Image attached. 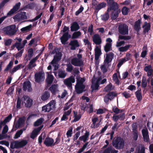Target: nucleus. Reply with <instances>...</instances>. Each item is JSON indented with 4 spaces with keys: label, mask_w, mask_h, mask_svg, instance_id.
<instances>
[{
    "label": "nucleus",
    "mask_w": 153,
    "mask_h": 153,
    "mask_svg": "<svg viewBox=\"0 0 153 153\" xmlns=\"http://www.w3.org/2000/svg\"><path fill=\"white\" fill-rule=\"evenodd\" d=\"M112 145L117 149H122L125 146V141L121 137H117L115 140H113Z\"/></svg>",
    "instance_id": "obj_1"
},
{
    "label": "nucleus",
    "mask_w": 153,
    "mask_h": 153,
    "mask_svg": "<svg viewBox=\"0 0 153 153\" xmlns=\"http://www.w3.org/2000/svg\"><path fill=\"white\" fill-rule=\"evenodd\" d=\"M27 143L26 140H22L20 141L16 140L10 143V148L12 149L22 148L26 146Z\"/></svg>",
    "instance_id": "obj_2"
},
{
    "label": "nucleus",
    "mask_w": 153,
    "mask_h": 153,
    "mask_svg": "<svg viewBox=\"0 0 153 153\" xmlns=\"http://www.w3.org/2000/svg\"><path fill=\"white\" fill-rule=\"evenodd\" d=\"M4 30L6 34L10 36L14 35L17 31L15 25H12L6 27L4 28Z\"/></svg>",
    "instance_id": "obj_3"
},
{
    "label": "nucleus",
    "mask_w": 153,
    "mask_h": 153,
    "mask_svg": "<svg viewBox=\"0 0 153 153\" xmlns=\"http://www.w3.org/2000/svg\"><path fill=\"white\" fill-rule=\"evenodd\" d=\"M25 122V120L24 118L23 117L19 118L16 123L14 122L11 131H15L18 128H20L24 125Z\"/></svg>",
    "instance_id": "obj_4"
},
{
    "label": "nucleus",
    "mask_w": 153,
    "mask_h": 153,
    "mask_svg": "<svg viewBox=\"0 0 153 153\" xmlns=\"http://www.w3.org/2000/svg\"><path fill=\"white\" fill-rule=\"evenodd\" d=\"M118 29L119 33L122 35H128V27L125 24H120Z\"/></svg>",
    "instance_id": "obj_5"
},
{
    "label": "nucleus",
    "mask_w": 153,
    "mask_h": 153,
    "mask_svg": "<svg viewBox=\"0 0 153 153\" xmlns=\"http://www.w3.org/2000/svg\"><path fill=\"white\" fill-rule=\"evenodd\" d=\"M45 78V73L42 71L36 73L35 74V81L36 82L40 83L44 81Z\"/></svg>",
    "instance_id": "obj_6"
},
{
    "label": "nucleus",
    "mask_w": 153,
    "mask_h": 153,
    "mask_svg": "<svg viewBox=\"0 0 153 153\" xmlns=\"http://www.w3.org/2000/svg\"><path fill=\"white\" fill-rule=\"evenodd\" d=\"M106 43L104 46V49L105 51L107 53L111 51L112 50V40L111 38H108L106 39Z\"/></svg>",
    "instance_id": "obj_7"
},
{
    "label": "nucleus",
    "mask_w": 153,
    "mask_h": 153,
    "mask_svg": "<svg viewBox=\"0 0 153 153\" xmlns=\"http://www.w3.org/2000/svg\"><path fill=\"white\" fill-rule=\"evenodd\" d=\"M95 79L96 78L94 76L92 79L91 82L92 84L91 87L92 90H98V89L100 84L99 82L102 79V77L101 76L99 77L95 82Z\"/></svg>",
    "instance_id": "obj_8"
},
{
    "label": "nucleus",
    "mask_w": 153,
    "mask_h": 153,
    "mask_svg": "<svg viewBox=\"0 0 153 153\" xmlns=\"http://www.w3.org/2000/svg\"><path fill=\"white\" fill-rule=\"evenodd\" d=\"M85 88V86L83 84V81H81L80 82H77L75 86V89L77 93L80 94L83 92L85 91L84 90Z\"/></svg>",
    "instance_id": "obj_9"
},
{
    "label": "nucleus",
    "mask_w": 153,
    "mask_h": 153,
    "mask_svg": "<svg viewBox=\"0 0 153 153\" xmlns=\"http://www.w3.org/2000/svg\"><path fill=\"white\" fill-rule=\"evenodd\" d=\"M13 18L15 20L19 21L27 19V17L26 16V13L25 12H21L14 16Z\"/></svg>",
    "instance_id": "obj_10"
},
{
    "label": "nucleus",
    "mask_w": 153,
    "mask_h": 153,
    "mask_svg": "<svg viewBox=\"0 0 153 153\" xmlns=\"http://www.w3.org/2000/svg\"><path fill=\"white\" fill-rule=\"evenodd\" d=\"M75 75L71 76L69 78L65 79L64 81V84L68 87H71L72 85V83L75 82Z\"/></svg>",
    "instance_id": "obj_11"
},
{
    "label": "nucleus",
    "mask_w": 153,
    "mask_h": 153,
    "mask_svg": "<svg viewBox=\"0 0 153 153\" xmlns=\"http://www.w3.org/2000/svg\"><path fill=\"white\" fill-rule=\"evenodd\" d=\"M71 63L75 66L80 67L84 65L82 60H79L76 57H74L72 59L71 61Z\"/></svg>",
    "instance_id": "obj_12"
},
{
    "label": "nucleus",
    "mask_w": 153,
    "mask_h": 153,
    "mask_svg": "<svg viewBox=\"0 0 153 153\" xmlns=\"http://www.w3.org/2000/svg\"><path fill=\"white\" fill-rule=\"evenodd\" d=\"M106 56L104 59V62L105 64H108L111 62L114 58V54L112 52H110L109 53L106 54Z\"/></svg>",
    "instance_id": "obj_13"
},
{
    "label": "nucleus",
    "mask_w": 153,
    "mask_h": 153,
    "mask_svg": "<svg viewBox=\"0 0 153 153\" xmlns=\"http://www.w3.org/2000/svg\"><path fill=\"white\" fill-rule=\"evenodd\" d=\"M69 45L71 46L70 49L72 50H75L76 48L79 47L80 46L78 40L76 39L71 40Z\"/></svg>",
    "instance_id": "obj_14"
},
{
    "label": "nucleus",
    "mask_w": 153,
    "mask_h": 153,
    "mask_svg": "<svg viewBox=\"0 0 153 153\" xmlns=\"http://www.w3.org/2000/svg\"><path fill=\"white\" fill-rule=\"evenodd\" d=\"M93 42L96 45H100L102 43V41L99 35L95 34L92 37Z\"/></svg>",
    "instance_id": "obj_15"
},
{
    "label": "nucleus",
    "mask_w": 153,
    "mask_h": 153,
    "mask_svg": "<svg viewBox=\"0 0 153 153\" xmlns=\"http://www.w3.org/2000/svg\"><path fill=\"white\" fill-rule=\"evenodd\" d=\"M54 141L53 138L47 137L46 138L44 143L47 146L52 147L54 146Z\"/></svg>",
    "instance_id": "obj_16"
},
{
    "label": "nucleus",
    "mask_w": 153,
    "mask_h": 153,
    "mask_svg": "<svg viewBox=\"0 0 153 153\" xmlns=\"http://www.w3.org/2000/svg\"><path fill=\"white\" fill-rule=\"evenodd\" d=\"M142 134L144 140L145 142H148L149 140V132L147 128L143 129L142 131Z\"/></svg>",
    "instance_id": "obj_17"
},
{
    "label": "nucleus",
    "mask_w": 153,
    "mask_h": 153,
    "mask_svg": "<svg viewBox=\"0 0 153 153\" xmlns=\"http://www.w3.org/2000/svg\"><path fill=\"white\" fill-rule=\"evenodd\" d=\"M12 114H10L8 116L6 117L3 121H0V130L2 128V126L5 125L7 123L9 122L11 119Z\"/></svg>",
    "instance_id": "obj_18"
},
{
    "label": "nucleus",
    "mask_w": 153,
    "mask_h": 153,
    "mask_svg": "<svg viewBox=\"0 0 153 153\" xmlns=\"http://www.w3.org/2000/svg\"><path fill=\"white\" fill-rule=\"evenodd\" d=\"M62 56L61 53H57L56 55L54 56L53 60L51 62V64H56L57 62L60 60L61 59Z\"/></svg>",
    "instance_id": "obj_19"
},
{
    "label": "nucleus",
    "mask_w": 153,
    "mask_h": 153,
    "mask_svg": "<svg viewBox=\"0 0 153 153\" xmlns=\"http://www.w3.org/2000/svg\"><path fill=\"white\" fill-rule=\"evenodd\" d=\"M141 23V21L140 19H139L136 21L134 23V29L137 32V35L139 34V31L141 29L140 27Z\"/></svg>",
    "instance_id": "obj_20"
},
{
    "label": "nucleus",
    "mask_w": 153,
    "mask_h": 153,
    "mask_svg": "<svg viewBox=\"0 0 153 153\" xmlns=\"http://www.w3.org/2000/svg\"><path fill=\"white\" fill-rule=\"evenodd\" d=\"M20 5L21 3L20 2L16 3L13 8L7 13V15H11L17 11L19 9Z\"/></svg>",
    "instance_id": "obj_21"
},
{
    "label": "nucleus",
    "mask_w": 153,
    "mask_h": 153,
    "mask_svg": "<svg viewBox=\"0 0 153 153\" xmlns=\"http://www.w3.org/2000/svg\"><path fill=\"white\" fill-rule=\"evenodd\" d=\"M23 88L24 91H26L27 89L28 92H31L32 91L31 83L29 81L25 82L23 83Z\"/></svg>",
    "instance_id": "obj_22"
},
{
    "label": "nucleus",
    "mask_w": 153,
    "mask_h": 153,
    "mask_svg": "<svg viewBox=\"0 0 153 153\" xmlns=\"http://www.w3.org/2000/svg\"><path fill=\"white\" fill-rule=\"evenodd\" d=\"M108 7L107 9V11L109 12L110 11H115L119 10L118 5L116 2H115L108 6Z\"/></svg>",
    "instance_id": "obj_23"
},
{
    "label": "nucleus",
    "mask_w": 153,
    "mask_h": 153,
    "mask_svg": "<svg viewBox=\"0 0 153 153\" xmlns=\"http://www.w3.org/2000/svg\"><path fill=\"white\" fill-rule=\"evenodd\" d=\"M42 128V126H41L34 129L32 131L30 135V138L32 139H34L38 135L39 132L41 130Z\"/></svg>",
    "instance_id": "obj_24"
},
{
    "label": "nucleus",
    "mask_w": 153,
    "mask_h": 153,
    "mask_svg": "<svg viewBox=\"0 0 153 153\" xmlns=\"http://www.w3.org/2000/svg\"><path fill=\"white\" fill-rule=\"evenodd\" d=\"M80 28L78 23L76 22H73L71 25L70 27L71 31V32L77 31Z\"/></svg>",
    "instance_id": "obj_25"
},
{
    "label": "nucleus",
    "mask_w": 153,
    "mask_h": 153,
    "mask_svg": "<svg viewBox=\"0 0 153 153\" xmlns=\"http://www.w3.org/2000/svg\"><path fill=\"white\" fill-rule=\"evenodd\" d=\"M151 25L150 23H147L146 22H145L144 24L142 26V27L144 28L143 32L144 33H148L149 30L151 29Z\"/></svg>",
    "instance_id": "obj_26"
},
{
    "label": "nucleus",
    "mask_w": 153,
    "mask_h": 153,
    "mask_svg": "<svg viewBox=\"0 0 153 153\" xmlns=\"http://www.w3.org/2000/svg\"><path fill=\"white\" fill-rule=\"evenodd\" d=\"M89 135V132L86 130L84 135L79 137V140L80 141H83L85 143L88 140Z\"/></svg>",
    "instance_id": "obj_27"
},
{
    "label": "nucleus",
    "mask_w": 153,
    "mask_h": 153,
    "mask_svg": "<svg viewBox=\"0 0 153 153\" xmlns=\"http://www.w3.org/2000/svg\"><path fill=\"white\" fill-rule=\"evenodd\" d=\"M95 60H98L101 54V51L100 48L97 46L95 49Z\"/></svg>",
    "instance_id": "obj_28"
},
{
    "label": "nucleus",
    "mask_w": 153,
    "mask_h": 153,
    "mask_svg": "<svg viewBox=\"0 0 153 153\" xmlns=\"http://www.w3.org/2000/svg\"><path fill=\"white\" fill-rule=\"evenodd\" d=\"M118 150H115L111 146H110L104 150L103 153H117Z\"/></svg>",
    "instance_id": "obj_29"
},
{
    "label": "nucleus",
    "mask_w": 153,
    "mask_h": 153,
    "mask_svg": "<svg viewBox=\"0 0 153 153\" xmlns=\"http://www.w3.org/2000/svg\"><path fill=\"white\" fill-rule=\"evenodd\" d=\"M120 12V10H118L115 11H112L111 13V19L112 20L116 19L118 16L119 13Z\"/></svg>",
    "instance_id": "obj_30"
},
{
    "label": "nucleus",
    "mask_w": 153,
    "mask_h": 153,
    "mask_svg": "<svg viewBox=\"0 0 153 153\" xmlns=\"http://www.w3.org/2000/svg\"><path fill=\"white\" fill-rule=\"evenodd\" d=\"M58 85L53 84L49 88V89L53 95L55 94L58 91Z\"/></svg>",
    "instance_id": "obj_31"
},
{
    "label": "nucleus",
    "mask_w": 153,
    "mask_h": 153,
    "mask_svg": "<svg viewBox=\"0 0 153 153\" xmlns=\"http://www.w3.org/2000/svg\"><path fill=\"white\" fill-rule=\"evenodd\" d=\"M74 119L71 121L72 122H76L79 121L81 118V114H79L77 115V112L76 111H74Z\"/></svg>",
    "instance_id": "obj_32"
},
{
    "label": "nucleus",
    "mask_w": 153,
    "mask_h": 153,
    "mask_svg": "<svg viewBox=\"0 0 153 153\" xmlns=\"http://www.w3.org/2000/svg\"><path fill=\"white\" fill-rule=\"evenodd\" d=\"M67 33H64L62 36L60 38V40L62 44L65 45L68 41Z\"/></svg>",
    "instance_id": "obj_33"
},
{
    "label": "nucleus",
    "mask_w": 153,
    "mask_h": 153,
    "mask_svg": "<svg viewBox=\"0 0 153 153\" xmlns=\"http://www.w3.org/2000/svg\"><path fill=\"white\" fill-rule=\"evenodd\" d=\"M67 74L65 70H63L61 69L58 70V76L59 78H64L66 76Z\"/></svg>",
    "instance_id": "obj_34"
},
{
    "label": "nucleus",
    "mask_w": 153,
    "mask_h": 153,
    "mask_svg": "<svg viewBox=\"0 0 153 153\" xmlns=\"http://www.w3.org/2000/svg\"><path fill=\"white\" fill-rule=\"evenodd\" d=\"M26 129V128L24 127L19 130H18L15 134L14 138L15 139H16L18 138L22 134L23 131L25 130Z\"/></svg>",
    "instance_id": "obj_35"
},
{
    "label": "nucleus",
    "mask_w": 153,
    "mask_h": 153,
    "mask_svg": "<svg viewBox=\"0 0 153 153\" xmlns=\"http://www.w3.org/2000/svg\"><path fill=\"white\" fill-rule=\"evenodd\" d=\"M54 76L52 74H48L46 79V82L48 85L52 83L54 79Z\"/></svg>",
    "instance_id": "obj_36"
},
{
    "label": "nucleus",
    "mask_w": 153,
    "mask_h": 153,
    "mask_svg": "<svg viewBox=\"0 0 153 153\" xmlns=\"http://www.w3.org/2000/svg\"><path fill=\"white\" fill-rule=\"evenodd\" d=\"M24 66L22 64H19L17 66L14 67V68L12 69V70L10 71V72L12 74H13L15 72L19 70L21 68V67L23 68Z\"/></svg>",
    "instance_id": "obj_37"
},
{
    "label": "nucleus",
    "mask_w": 153,
    "mask_h": 153,
    "mask_svg": "<svg viewBox=\"0 0 153 153\" xmlns=\"http://www.w3.org/2000/svg\"><path fill=\"white\" fill-rule=\"evenodd\" d=\"M136 96L139 101H141L142 100V96L141 89L137 90L135 93Z\"/></svg>",
    "instance_id": "obj_38"
},
{
    "label": "nucleus",
    "mask_w": 153,
    "mask_h": 153,
    "mask_svg": "<svg viewBox=\"0 0 153 153\" xmlns=\"http://www.w3.org/2000/svg\"><path fill=\"white\" fill-rule=\"evenodd\" d=\"M106 5V4L104 2H101L95 7V9L99 10L102 8L105 7Z\"/></svg>",
    "instance_id": "obj_39"
},
{
    "label": "nucleus",
    "mask_w": 153,
    "mask_h": 153,
    "mask_svg": "<svg viewBox=\"0 0 153 153\" xmlns=\"http://www.w3.org/2000/svg\"><path fill=\"white\" fill-rule=\"evenodd\" d=\"M109 11H107V10L103 15L101 16V18L102 20L105 21L108 19L109 17Z\"/></svg>",
    "instance_id": "obj_40"
},
{
    "label": "nucleus",
    "mask_w": 153,
    "mask_h": 153,
    "mask_svg": "<svg viewBox=\"0 0 153 153\" xmlns=\"http://www.w3.org/2000/svg\"><path fill=\"white\" fill-rule=\"evenodd\" d=\"M131 46V45L129 44L125 46L124 47H121L119 48V50L121 52H124L127 51L130 47Z\"/></svg>",
    "instance_id": "obj_41"
},
{
    "label": "nucleus",
    "mask_w": 153,
    "mask_h": 153,
    "mask_svg": "<svg viewBox=\"0 0 153 153\" xmlns=\"http://www.w3.org/2000/svg\"><path fill=\"white\" fill-rule=\"evenodd\" d=\"M35 62L32 59L29 62V64L27 65V69L29 70L33 68H34L36 66V64L34 63Z\"/></svg>",
    "instance_id": "obj_42"
},
{
    "label": "nucleus",
    "mask_w": 153,
    "mask_h": 153,
    "mask_svg": "<svg viewBox=\"0 0 153 153\" xmlns=\"http://www.w3.org/2000/svg\"><path fill=\"white\" fill-rule=\"evenodd\" d=\"M143 50L141 53V57L144 58L147 54V48L146 46H144L143 48Z\"/></svg>",
    "instance_id": "obj_43"
},
{
    "label": "nucleus",
    "mask_w": 153,
    "mask_h": 153,
    "mask_svg": "<svg viewBox=\"0 0 153 153\" xmlns=\"http://www.w3.org/2000/svg\"><path fill=\"white\" fill-rule=\"evenodd\" d=\"M50 94L48 91H45L44 94L42 95L41 99L43 100H45L48 99L50 97Z\"/></svg>",
    "instance_id": "obj_44"
},
{
    "label": "nucleus",
    "mask_w": 153,
    "mask_h": 153,
    "mask_svg": "<svg viewBox=\"0 0 153 153\" xmlns=\"http://www.w3.org/2000/svg\"><path fill=\"white\" fill-rule=\"evenodd\" d=\"M81 35V32L80 31H75L72 35V39H77Z\"/></svg>",
    "instance_id": "obj_45"
},
{
    "label": "nucleus",
    "mask_w": 153,
    "mask_h": 153,
    "mask_svg": "<svg viewBox=\"0 0 153 153\" xmlns=\"http://www.w3.org/2000/svg\"><path fill=\"white\" fill-rule=\"evenodd\" d=\"M33 100L30 98H28L25 103V106L27 108H30L32 104Z\"/></svg>",
    "instance_id": "obj_46"
},
{
    "label": "nucleus",
    "mask_w": 153,
    "mask_h": 153,
    "mask_svg": "<svg viewBox=\"0 0 153 153\" xmlns=\"http://www.w3.org/2000/svg\"><path fill=\"white\" fill-rule=\"evenodd\" d=\"M106 95L109 98L110 100L113 99L114 97L117 96V94L114 91L109 92Z\"/></svg>",
    "instance_id": "obj_47"
},
{
    "label": "nucleus",
    "mask_w": 153,
    "mask_h": 153,
    "mask_svg": "<svg viewBox=\"0 0 153 153\" xmlns=\"http://www.w3.org/2000/svg\"><path fill=\"white\" fill-rule=\"evenodd\" d=\"M113 80L117 85H119L120 83V81L118 78L117 73H114L112 76Z\"/></svg>",
    "instance_id": "obj_48"
},
{
    "label": "nucleus",
    "mask_w": 153,
    "mask_h": 153,
    "mask_svg": "<svg viewBox=\"0 0 153 153\" xmlns=\"http://www.w3.org/2000/svg\"><path fill=\"white\" fill-rule=\"evenodd\" d=\"M35 4L33 3L28 4L25 6L23 8L24 9H33L35 7Z\"/></svg>",
    "instance_id": "obj_49"
},
{
    "label": "nucleus",
    "mask_w": 153,
    "mask_h": 153,
    "mask_svg": "<svg viewBox=\"0 0 153 153\" xmlns=\"http://www.w3.org/2000/svg\"><path fill=\"white\" fill-rule=\"evenodd\" d=\"M129 9L126 6L123 7L122 9V14L124 15H126L128 14Z\"/></svg>",
    "instance_id": "obj_50"
},
{
    "label": "nucleus",
    "mask_w": 153,
    "mask_h": 153,
    "mask_svg": "<svg viewBox=\"0 0 153 153\" xmlns=\"http://www.w3.org/2000/svg\"><path fill=\"white\" fill-rule=\"evenodd\" d=\"M131 38V36H123L119 35L118 36V39H124V40H129Z\"/></svg>",
    "instance_id": "obj_51"
},
{
    "label": "nucleus",
    "mask_w": 153,
    "mask_h": 153,
    "mask_svg": "<svg viewBox=\"0 0 153 153\" xmlns=\"http://www.w3.org/2000/svg\"><path fill=\"white\" fill-rule=\"evenodd\" d=\"M71 64L69 63L66 65L67 68H66V71L68 72H71L73 70L74 67Z\"/></svg>",
    "instance_id": "obj_52"
},
{
    "label": "nucleus",
    "mask_w": 153,
    "mask_h": 153,
    "mask_svg": "<svg viewBox=\"0 0 153 153\" xmlns=\"http://www.w3.org/2000/svg\"><path fill=\"white\" fill-rule=\"evenodd\" d=\"M43 120L42 118L37 120L36 122H35L34 124V126H38L40 125L43 122Z\"/></svg>",
    "instance_id": "obj_53"
},
{
    "label": "nucleus",
    "mask_w": 153,
    "mask_h": 153,
    "mask_svg": "<svg viewBox=\"0 0 153 153\" xmlns=\"http://www.w3.org/2000/svg\"><path fill=\"white\" fill-rule=\"evenodd\" d=\"M89 143L88 142H86L85 143L83 146L82 147L79 149L78 151V153H81L82 152H83L85 149L86 148L87 145Z\"/></svg>",
    "instance_id": "obj_54"
},
{
    "label": "nucleus",
    "mask_w": 153,
    "mask_h": 153,
    "mask_svg": "<svg viewBox=\"0 0 153 153\" xmlns=\"http://www.w3.org/2000/svg\"><path fill=\"white\" fill-rule=\"evenodd\" d=\"M32 26L31 24L30 25L28 26L22 28L21 29V30L23 32L29 31L31 28Z\"/></svg>",
    "instance_id": "obj_55"
},
{
    "label": "nucleus",
    "mask_w": 153,
    "mask_h": 153,
    "mask_svg": "<svg viewBox=\"0 0 153 153\" xmlns=\"http://www.w3.org/2000/svg\"><path fill=\"white\" fill-rule=\"evenodd\" d=\"M14 90V88L13 86L9 88L6 92V94L7 95H11L13 94V92Z\"/></svg>",
    "instance_id": "obj_56"
},
{
    "label": "nucleus",
    "mask_w": 153,
    "mask_h": 153,
    "mask_svg": "<svg viewBox=\"0 0 153 153\" xmlns=\"http://www.w3.org/2000/svg\"><path fill=\"white\" fill-rule=\"evenodd\" d=\"M13 65V61H10L8 64L7 65L6 67L4 70V71H8L9 69H10L11 67H12Z\"/></svg>",
    "instance_id": "obj_57"
},
{
    "label": "nucleus",
    "mask_w": 153,
    "mask_h": 153,
    "mask_svg": "<svg viewBox=\"0 0 153 153\" xmlns=\"http://www.w3.org/2000/svg\"><path fill=\"white\" fill-rule=\"evenodd\" d=\"M15 45L16 48L18 49V51L21 50L22 48H23V46H22L21 45V43H18L16 42L15 44Z\"/></svg>",
    "instance_id": "obj_58"
},
{
    "label": "nucleus",
    "mask_w": 153,
    "mask_h": 153,
    "mask_svg": "<svg viewBox=\"0 0 153 153\" xmlns=\"http://www.w3.org/2000/svg\"><path fill=\"white\" fill-rule=\"evenodd\" d=\"M142 88H145L147 86V82L146 81V79L143 77L142 80Z\"/></svg>",
    "instance_id": "obj_59"
},
{
    "label": "nucleus",
    "mask_w": 153,
    "mask_h": 153,
    "mask_svg": "<svg viewBox=\"0 0 153 153\" xmlns=\"http://www.w3.org/2000/svg\"><path fill=\"white\" fill-rule=\"evenodd\" d=\"M112 85L111 83L106 86L105 88V91L107 92H109L112 89Z\"/></svg>",
    "instance_id": "obj_60"
},
{
    "label": "nucleus",
    "mask_w": 153,
    "mask_h": 153,
    "mask_svg": "<svg viewBox=\"0 0 153 153\" xmlns=\"http://www.w3.org/2000/svg\"><path fill=\"white\" fill-rule=\"evenodd\" d=\"M112 110L116 114H118L119 113L120 111H121V112H122L123 111V109H120L116 107H113Z\"/></svg>",
    "instance_id": "obj_61"
},
{
    "label": "nucleus",
    "mask_w": 153,
    "mask_h": 153,
    "mask_svg": "<svg viewBox=\"0 0 153 153\" xmlns=\"http://www.w3.org/2000/svg\"><path fill=\"white\" fill-rule=\"evenodd\" d=\"M4 126L2 130V134H4L7 133L8 130V127L7 125L6 124L4 125Z\"/></svg>",
    "instance_id": "obj_62"
},
{
    "label": "nucleus",
    "mask_w": 153,
    "mask_h": 153,
    "mask_svg": "<svg viewBox=\"0 0 153 153\" xmlns=\"http://www.w3.org/2000/svg\"><path fill=\"white\" fill-rule=\"evenodd\" d=\"M73 73L75 75H78L80 72L79 71V68L78 67H75L74 68H73V70H72Z\"/></svg>",
    "instance_id": "obj_63"
},
{
    "label": "nucleus",
    "mask_w": 153,
    "mask_h": 153,
    "mask_svg": "<svg viewBox=\"0 0 153 153\" xmlns=\"http://www.w3.org/2000/svg\"><path fill=\"white\" fill-rule=\"evenodd\" d=\"M133 139L135 140L136 141L137 140L138 135V131H133Z\"/></svg>",
    "instance_id": "obj_64"
}]
</instances>
